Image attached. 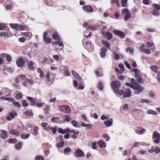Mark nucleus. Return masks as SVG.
I'll use <instances>...</instances> for the list:
<instances>
[{
    "label": "nucleus",
    "instance_id": "1",
    "mask_svg": "<svg viewBox=\"0 0 160 160\" xmlns=\"http://www.w3.org/2000/svg\"><path fill=\"white\" fill-rule=\"evenodd\" d=\"M125 85L130 87L134 90V93L135 94H138L141 93L143 91V88L140 85L137 84L135 80L132 78L131 83L128 82L126 83Z\"/></svg>",
    "mask_w": 160,
    "mask_h": 160
},
{
    "label": "nucleus",
    "instance_id": "2",
    "mask_svg": "<svg viewBox=\"0 0 160 160\" xmlns=\"http://www.w3.org/2000/svg\"><path fill=\"white\" fill-rule=\"evenodd\" d=\"M10 26L12 28L18 31H21L23 30H27L28 29V26L18 24H10Z\"/></svg>",
    "mask_w": 160,
    "mask_h": 160
},
{
    "label": "nucleus",
    "instance_id": "3",
    "mask_svg": "<svg viewBox=\"0 0 160 160\" xmlns=\"http://www.w3.org/2000/svg\"><path fill=\"white\" fill-rule=\"evenodd\" d=\"M58 108L60 111L65 113H70L71 112L70 107L67 105H59Z\"/></svg>",
    "mask_w": 160,
    "mask_h": 160
},
{
    "label": "nucleus",
    "instance_id": "4",
    "mask_svg": "<svg viewBox=\"0 0 160 160\" xmlns=\"http://www.w3.org/2000/svg\"><path fill=\"white\" fill-rule=\"evenodd\" d=\"M120 85V83L119 82L117 81H113L112 82L111 86L113 91L114 92H116L117 90L119 88Z\"/></svg>",
    "mask_w": 160,
    "mask_h": 160
},
{
    "label": "nucleus",
    "instance_id": "5",
    "mask_svg": "<svg viewBox=\"0 0 160 160\" xmlns=\"http://www.w3.org/2000/svg\"><path fill=\"white\" fill-rule=\"evenodd\" d=\"M133 71L135 72L136 78L137 81L139 82L142 83L143 81L141 78L140 71L138 69H134Z\"/></svg>",
    "mask_w": 160,
    "mask_h": 160
},
{
    "label": "nucleus",
    "instance_id": "6",
    "mask_svg": "<svg viewBox=\"0 0 160 160\" xmlns=\"http://www.w3.org/2000/svg\"><path fill=\"white\" fill-rule=\"evenodd\" d=\"M25 60L22 58H19L16 62V63L17 66L20 68L24 67L25 64Z\"/></svg>",
    "mask_w": 160,
    "mask_h": 160
},
{
    "label": "nucleus",
    "instance_id": "7",
    "mask_svg": "<svg viewBox=\"0 0 160 160\" xmlns=\"http://www.w3.org/2000/svg\"><path fill=\"white\" fill-rule=\"evenodd\" d=\"M153 142L156 143H158L160 140V135L157 132H154L153 133Z\"/></svg>",
    "mask_w": 160,
    "mask_h": 160
},
{
    "label": "nucleus",
    "instance_id": "8",
    "mask_svg": "<svg viewBox=\"0 0 160 160\" xmlns=\"http://www.w3.org/2000/svg\"><path fill=\"white\" fill-rule=\"evenodd\" d=\"M85 154L83 152L81 149H78L75 152L74 156L76 158L83 157Z\"/></svg>",
    "mask_w": 160,
    "mask_h": 160
},
{
    "label": "nucleus",
    "instance_id": "9",
    "mask_svg": "<svg viewBox=\"0 0 160 160\" xmlns=\"http://www.w3.org/2000/svg\"><path fill=\"white\" fill-rule=\"evenodd\" d=\"M17 116V114L15 111H12L9 112L7 117V120L8 121H11Z\"/></svg>",
    "mask_w": 160,
    "mask_h": 160
},
{
    "label": "nucleus",
    "instance_id": "10",
    "mask_svg": "<svg viewBox=\"0 0 160 160\" xmlns=\"http://www.w3.org/2000/svg\"><path fill=\"white\" fill-rule=\"evenodd\" d=\"M48 34L47 32L46 31L43 35V40L44 42L46 43H50L51 42L52 39L48 37Z\"/></svg>",
    "mask_w": 160,
    "mask_h": 160
},
{
    "label": "nucleus",
    "instance_id": "11",
    "mask_svg": "<svg viewBox=\"0 0 160 160\" xmlns=\"http://www.w3.org/2000/svg\"><path fill=\"white\" fill-rule=\"evenodd\" d=\"M73 84L74 87L77 89L80 90H82L84 88V86L82 84H78L77 81L74 80Z\"/></svg>",
    "mask_w": 160,
    "mask_h": 160
},
{
    "label": "nucleus",
    "instance_id": "12",
    "mask_svg": "<svg viewBox=\"0 0 160 160\" xmlns=\"http://www.w3.org/2000/svg\"><path fill=\"white\" fill-rule=\"evenodd\" d=\"M50 72H47L46 75L45 76V78L46 82L48 84H51L53 82V80L50 78Z\"/></svg>",
    "mask_w": 160,
    "mask_h": 160
},
{
    "label": "nucleus",
    "instance_id": "13",
    "mask_svg": "<svg viewBox=\"0 0 160 160\" xmlns=\"http://www.w3.org/2000/svg\"><path fill=\"white\" fill-rule=\"evenodd\" d=\"M113 32L116 35L120 36L121 38H123L125 36V33L122 31L115 29Z\"/></svg>",
    "mask_w": 160,
    "mask_h": 160
},
{
    "label": "nucleus",
    "instance_id": "14",
    "mask_svg": "<svg viewBox=\"0 0 160 160\" xmlns=\"http://www.w3.org/2000/svg\"><path fill=\"white\" fill-rule=\"evenodd\" d=\"M97 144L100 148H105L107 146L106 143L102 140H99Z\"/></svg>",
    "mask_w": 160,
    "mask_h": 160
},
{
    "label": "nucleus",
    "instance_id": "15",
    "mask_svg": "<svg viewBox=\"0 0 160 160\" xmlns=\"http://www.w3.org/2000/svg\"><path fill=\"white\" fill-rule=\"evenodd\" d=\"M136 132L139 135L143 134L146 131V130L144 128H136L135 129Z\"/></svg>",
    "mask_w": 160,
    "mask_h": 160
},
{
    "label": "nucleus",
    "instance_id": "16",
    "mask_svg": "<svg viewBox=\"0 0 160 160\" xmlns=\"http://www.w3.org/2000/svg\"><path fill=\"white\" fill-rule=\"evenodd\" d=\"M33 83L32 80L31 79H27L23 82V85L25 87H29Z\"/></svg>",
    "mask_w": 160,
    "mask_h": 160
},
{
    "label": "nucleus",
    "instance_id": "17",
    "mask_svg": "<svg viewBox=\"0 0 160 160\" xmlns=\"http://www.w3.org/2000/svg\"><path fill=\"white\" fill-rule=\"evenodd\" d=\"M83 10L86 12H91L93 11V9L90 6H84L83 7Z\"/></svg>",
    "mask_w": 160,
    "mask_h": 160
},
{
    "label": "nucleus",
    "instance_id": "18",
    "mask_svg": "<svg viewBox=\"0 0 160 160\" xmlns=\"http://www.w3.org/2000/svg\"><path fill=\"white\" fill-rule=\"evenodd\" d=\"M102 34L103 37L106 38L108 39L109 40L112 38V34L108 32H103Z\"/></svg>",
    "mask_w": 160,
    "mask_h": 160
},
{
    "label": "nucleus",
    "instance_id": "19",
    "mask_svg": "<svg viewBox=\"0 0 160 160\" xmlns=\"http://www.w3.org/2000/svg\"><path fill=\"white\" fill-rule=\"evenodd\" d=\"M34 62L32 61H29L28 64V68L29 70L33 71L35 69L34 66Z\"/></svg>",
    "mask_w": 160,
    "mask_h": 160
},
{
    "label": "nucleus",
    "instance_id": "20",
    "mask_svg": "<svg viewBox=\"0 0 160 160\" xmlns=\"http://www.w3.org/2000/svg\"><path fill=\"white\" fill-rule=\"evenodd\" d=\"M83 27L86 28H88L91 30H95L97 28V26H92L89 25L87 23H85L83 24Z\"/></svg>",
    "mask_w": 160,
    "mask_h": 160
},
{
    "label": "nucleus",
    "instance_id": "21",
    "mask_svg": "<svg viewBox=\"0 0 160 160\" xmlns=\"http://www.w3.org/2000/svg\"><path fill=\"white\" fill-rule=\"evenodd\" d=\"M118 66L120 69L119 70L118 68H116L115 69V71L116 72L119 73H122L124 71L123 70L124 68V66L122 64H120L118 65Z\"/></svg>",
    "mask_w": 160,
    "mask_h": 160
},
{
    "label": "nucleus",
    "instance_id": "22",
    "mask_svg": "<svg viewBox=\"0 0 160 160\" xmlns=\"http://www.w3.org/2000/svg\"><path fill=\"white\" fill-rule=\"evenodd\" d=\"M1 138L5 139L8 137V133L7 131L4 130H2L1 131V133L0 135Z\"/></svg>",
    "mask_w": 160,
    "mask_h": 160
},
{
    "label": "nucleus",
    "instance_id": "23",
    "mask_svg": "<svg viewBox=\"0 0 160 160\" xmlns=\"http://www.w3.org/2000/svg\"><path fill=\"white\" fill-rule=\"evenodd\" d=\"M131 95V92L130 89H128L126 92H124L122 97L124 98H129Z\"/></svg>",
    "mask_w": 160,
    "mask_h": 160
},
{
    "label": "nucleus",
    "instance_id": "24",
    "mask_svg": "<svg viewBox=\"0 0 160 160\" xmlns=\"http://www.w3.org/2000/svg\"><path fill=\"white\" fill-rule=\"evenodd\" d=\"M113 123L112 119L111 118L107 121L104 122V124L107 127H109L112 125Z\"/></svg>",
    "mask_w": 160,
    "mask_h": 160
},
{
    "label": "nucleus",
    "instance_id": "25",
    "mask_svg": "<svg viewBox=\"0 0 160 160\" xmlns=\"http://www.w3.org/2000/svg\"><path fill=\"white\" fill-rule=\"evenodd\" d=\"M70 129L68 128H66L65 129H63L62 128H59L58 129V132L59 133L62 134H64L69 132Z\"/></svg>",
    "mask_w": 160,
    "mask_h": 160
},
{
    "label": "nucleus",
    "instance_id": "26",
    "mask_svg": "<svg viewBox=\"0 0 160 160\" xmlns=\"http://www.w3.org/2000/svg\"><path fill=\"white\" fill-rule=\"evenodd\" d=\"M72 120L71 117L68 115H66L65 116L64 119L61 121L62 123H65L66 122H69Z\"/></svg>",
    "mask_w": 160,
    "mask_h": 160
},
{
    "label": "nucleus",
    "instance_id": "27",
    "mask_svg": "<svg viewBox=\"0 0 160 160\" xmlns=\"http://www.w3.org/2000/svg\"><path fill=\"white\" fill-rule=\"evenodd\" d=\"M21 34L23 36H26L30 38L32 36V33L30 32H21Z\"/></svg>",
    "mask_w": 160,
    "mask_h": 160
},
{
    "label": "nucleus",
    "instance_id": "28",
    "mask_svg": "<svg viewBox=\"0 0 160 160\" xmlns=\"http://www.w3.org/2000/svg\"><path fill=\"white\" fill-rule=\"evenodd\" d=\"M10 34L7 32H0V37H4L5 38H7L10 37Z\"/></svg>",
    "mask_w": 160,
    "mask_h": 160
},
{
    "label": "nucleus",
    "instance_id": "29",
    "mask_svg": "<svg viewBox=\"0 0 160 160\" xmlns=\"http://www.w3.org/2000/svg\"><path fill=\"white\" fill-rule=\"evenodd\" d=\"M3 70L6 72H8L11 73H12L14 72V70L12 68H7L5 67H4L3 69Z\"/></svg>",
    "mask_w": 160,
    "mask_h": 160
},
{
    "label": "nucleus",
    "instance_id": "30",
    "mask_svg": "<svg viewBox=\"0 0 160 160\" xmlns=\"http://www.w3.org/2000/svg\"><path fill=\"white\" fill-rule=\"evenodd\" d=\"M81 124L82 127H85L87 129H90L92 127V126L90 124H87L83 122H82L81 123Z\"/></svg>",
    "mask_w": 160,
    "mask_h": 160
},
{
    "label": "nucleus",
    "instance_id": "31",
    "mask_svg": "<svg viewBox=\"0 0 160 160\" xmlns=\"http://www.w3.org/2000/svg\"><path fill=\"white\" fill-rule=\"evenodd\" d=\"M101 52L100 53L101 57H104L106 55V52L107 51V49L104 48H102L101 49Z\"/></svg>",
    "mask_w": 160,
    "mask_h": 160
},
{
    "label": "nucleus",
    "instance_id": "32",
    "mask_svg": "<svg viewBox=\"0 0 160 160\" xmlns=\"http://www.w3.org/2000/svg\"><path fill=\"white\" fill-rule=\"evenodd\" d=\"M37 72L39 74V76L40 78H43L44 77V73L43 71L42 70L41 68H37Z\"/></svg>",
    "mask_w": 160,
    "mask_h": 160
},
{
    "label": "nucleus",
    "instance_id": "33",
    "mask_svg": "<svg viewBox=\"0 0 160 160\" xmlns=\"http://www.w3.org/2000/svg\"><path fill=\"white\" fill-rule=\"evenodd\" d=\"M9 133L11 134H13L16 135L18 136L20 133L18 131L15 130H11L9 131Z\"/></svg>",
    "mask_w": 160,
    "mask_h": 160
},
{
    "label": "nucleus",
    "instance_id": "34",
    "mask_svg": "<svg viewBox=\"0 0 160 160\" xmlns=\"http://www.w3.org/2000/svg\"><path fill=\"white\" fill-rule=\"evenodd\" d=\"M150 68L154 72L158 73V68L157 66L152 65L150 67Z\"/></svg>",
    "mask_w": 160,
    "mask_h": 160
},
{
    "label": "nucleus",
    "instance_id": "35",
    "mask_svg": "<svg viewBox=\"0 0 160 160\" xmlns=\"http://www.w3.org/2000/svg\"><path fill=\"white\" fill-rule=\"evenodd\" d=\"M51 121L52 122L55 123H59L60 122L59 118L57 117H53Z\"/></svg>",
    "mask_w": 160,
    "mask_h": 160
},
{
    "label": "nucleus",
    "instance_id": "36",
    "mask_svg": "<svg viewBox=\"0 0 160 160\" xmlns=\"http://www.w3.org/2000/svg\"><path fill=\"white\" fill-rule=\"evenodd\" d=\"M146 112L148 114L157 115L158 114V113L152 110H148Z\"/></svg>",
    "mask_w": 160,
    "mask_h": 160
},
{
    "label": "nucleus",
    "instance_id": "37",
    "mask_svg": "<svg viewBox=\"0 0 160 160\" xmlns=\"http://www.w3.org/2000/svg\"><path fill=\"white\" fill-rule=\"evenodd\" d=\"M1 99L3 100H5L8 101H11V102H13L14 101V100L12 98H8L6 97H2L1 98Z\"/></svg>",
    "mask_w": 160,
    "mask_h": 160
},
{
    "label": "nucleus",
    "instance_id": "38",
    "mask_svg": "<svg viewBox=\"0 0 160 160\" xmlns=\"http://www.w3.org/2000/svg\"><path fill=\"white\" fill-rule=\"evenodd\" d=\"M102 43L103 45L107 47L108 49H110V44L108 42L106 41H102Z\"/></svg>",
    "mask_w": 160,
    "mask_h": 160
},
{
    "label": "nucleus",
    "instance_id": "39",
    "mask_svg": "<svg viewBox=\"0 0 160 160\" xmlns=\"http://www.w3.org/2000/svg\"><path fill=\"white\" fill-rule=\"evenodd\" d=\"M72 125L75 127H79V124L75 120H72L71 122Z\"/></svg>",
    "mask_w": 160,
    "mask_h": 160
},
{
    "label": "nucleus",
    "instance_id": "40",
    "mask_svg": "<svg viewBox=\"0 0 160 160\" xmlns=\"http://www.w3.org/2000/svg\"><path fill=\"white\" fill-rule=\"evenodd\" d=\"M53 38L55 40H60V38L57 32H55L53 34Z\"/></svg>",
    "mask_w": 160,
    "mask_h": 160
},
{
    "label": "nucleus",
    "instance_id": "41",
    "mask_svg": "<svg viewBox=\"0 0 160 160\" xmlns=\"http://www.w3.org/2000/svg\"><path fill=\"white\" fill-rule=\"evenodd\" d=\"M103 85L102 82H100L98 83V89L100 91L102 90L103 89Z\"/></svg>",
    "mask_w": 160,
    "mask_h": 160
},
{
    "label": "nucleus",
    "instance_id": "42",
    "mask_svg": "<svg viewBox=\"0 0 160 160\" xmlns=\"http://www.w3.org/2000/svg\"><path fill=\"white\" fill-rule=\"evenodd\" d=\"M69 132H70L71 133L73 134L74 135H78L79 133V132L78 130H74L72 129L70 130Z\"/></svg>",
    "mask_w": 160,
    "mask_h": 160
},
{
    "label": "nucleus",
    "instance_id": "43",
    "mask_svg": "<svg viewBox=\"0 0 160 160\" xmlns=\"http://www.w3.org/2000/svg\"><path fill=\"white\" fill-rule=\"evenodd\" d=\"M23 95L21 93L19 92L16 94V98L18 99H21L22 98Z\"/></svg>",
    "mask_w": 160,
    "mask_h": 160
},
{
    "label": "nucleus",
    "instance_id": "44",
    "mask_svg": "<svg viewBox=\"0 0 160 160\" xmlns=\"http://www.w3.org/2000/svg\"><path fill=\"white\" fill-rule=\"evenodd\" d=\"M38 128L37 126H35L34 128V135L37 136L38 134Z\"/></svg>",
    "mask_w": 160,
    "mask_h": 160
},
{
    "label": "nucleus",
    "instance_id": "45",
    "mask_svg": "<svg viewBox=\"0 0 160 160\" xmlns=\"http://www.w3.org/2000/svg\"><path fill=\"white\" fill-rule=\"evenodd\" d=\"M109 118V116L108 115H102L101 117V119L104 120H108Z\"/></svg>",
    "mask_w": 160,
    "mask_h": 160
},
{
    "label": "nucleus",
    "instance_id": "46",
    "mask_svg": "<svg viewBox=\"0 0 160 160\" xmlns=\"http://www.w3.org/2000/svg\"><path fill=\"white\" fill-rule=\"evenodd\" d=\"M152 14L156 16H158L159 15V12L158 11L155 10H153L152 12Z\"/></svg>",
    "mask_w": 160,
    "mask_h": 160
},
{
    "label": "nucleus",
    "instance_id": "47",
    "mask_svg": "<svg viewBox=\"0 0 160 160\" xmlns=\"http://www.w3.org/2000/svg\"><path fill=\"white\" fill-rule=\"evenodd\" d=\"M2 56L3 57L6 56L7 58V60L8 62H10L11 60V57L10 56L3 54H2Z\"/></svg>",
    "mask_w": 160,
    "mask_h": 160
},
{
    "label": "nucleus",
    "instance_id": "48",
    "mask_svg": "<svg viewBox=\"0 0 160 160\" xmlns=\"http://www.w3.org/2000/svg\"><path fill=\"white\" fill-rule=\"evenodd\" d=\"M102 136L104 138H106V141H108L109 140L110 138L109 136L106 133H104L103 134Z\"/></svg>",
    "mask_w": 160,
    "mask_h": 160
},
{
    "label": "nucleus",
    "instance_id": "49",
    "mask_svg": "<svg viewBox=\"0 0 160 160\" xmlns=\"http://www.w3.org/2000/svg\"><path fill=\"white\" fill-rule=\"evenodd\" d=\"M140 102L142 103H148L151 102L148 99H142Z\"/></svg>",
    "mask_w": 160,
    "mask_h": 160
},
{
    "label": "nucleus",
    "instance_id": "50",
    "mask_svg": "<svg viewBox=\"0 0 160 160\" xmlns=\"http://www.w3.org/2000/svg\"><path fill=\"white\" fill-rule=\"evenodd\" d=\"M153 148L154 149V152L156 153H158L160 152V148L157 147H153Z\"/></svg>",
    "mask_w": 160,
    "mask_h": 160
},
{
    "label": "nucleus",
    "instance_id": "51",
    "mask_svg": "<svg viewBox=\"0 0 160 160\" xmlns=\"http://www.w3.org/2000/svg\"><path fill=\"white\" fill-rule=\"evenodd\" d=\"M24 114L26 116H31L33 115V113L31 111H27L24 112Z\"/></svg>",
    "mask_w": 160,
    "mask_h": 160
},
{
    "label": "nucleus",
    "instance_id": "52",
    "mask_svg": "<svg viewBox=\"0 0 160 160\" xmlns=\"http://www.w3.org/2000/svg\"><path fill=\"white\" fill-rule=\"evenodd\" d=\"M149 96L152 98H153L155 97V94L153 92L150 91L149 92Z\"/></svg>",
    "mask_w": 160,
    "mask_h": 160
},
{
    "label": "nucleus",
    "instance_id": "53",
    "mask_svg": "<svg viewBox=\"0 0 160 160\" xmlns=\"http://www.w3.org/2000/svg\"><path fill=\"white\" fill-rule=\"evenodd\" d=\"M114 92L115 93H117L118 95H119L120 96H121L122 95V96H123L124 92L122 90H118V89L117 90H116V92Z\"/></svg>",
    "mask_w": 160,
    "mask_h": 160
},
{
    "label": "nucleus",
    "instance_id": "54",
    "mask_svg": "<svg viewBox=\"0 0 160 160\" xmlns=\"http://www.w3.org/2000/svg\"><path fill=\"white\" fill-rule=\"evenodd\" d=\"M64 143L63 141H62L60 142H58L57 144V146L59 148H62L64 146Z\"/></svg>",
    "mask_w": 160,
    "mask_h": 160
},
{
    "label": "nucleus",
    "instance_id": "55",
    "mask_svg": "<svg viewBox=\"0 0 160 160\" xmlns=\"http://www.w3.org/2000/svg\"><path fill=\"white\" fill-rule=\"evenodd\" d=\"M35 160H44V158L43 156L41 155H38L35 158Z\"/></svg>",
    "mask_w": 160,
    "mask_h": 160
},
{
    "label": "nucleus",
    "instance_id": "56",
    "mask_svg": "<svg viewBox=\"0 0 160 160\" xmlns=\"http://www.w3.org/2000/svg\"><path fill=\"white\" fill-rule=\"evenodd\" d=\"M122 13L124 15H125L129 13V11L127 8H124L122 10Z\"/></svg>",
    "mask_w": 160,
    "mask_h": 160
},
{
    "label": "nucleus",
    "instance_id": "57",
    "mask_svg": "<svg viewBox=\"0 0 160 160\" xmlns=\"http://www.w3.org/2000/svg\"><path fill=\"white\" fill-rule=\"evenodd\" d=\"M154 45V43L152 42H148L146 43V45L148 48H150L153 46Z\"/></svg>",
    "mask_w": 160,
    "mask_h": 160
},
{
    "label": "nucleus",
    "instance_id": "58",
    "mask_svg": "<svg viewBox=\"0 0 160 160\" xmlns=\"http://www.w3.org/2000/svg\"><path fill=\"white\" fill-rule=\"evenodd\" d=\"M8 142L10 143L14 144L17 142V140L16 139H11L8 140Z\"/></svg>",
    "mask_w": 160,
    "mask_h": 160
},
{
    "label": "nucleus",
    "instance_id": "59",
    "mask_svg": "<svg viewBox=\"0 0 160 160\" xmlns=\"http://www.w3.org/2000/svg\"><path fill=\"white\" fill-rule=\"evenodd\" d=\"M44 110L46 112L48 113L50 110V107L49 105H46Z\"/></svg>",
    "mask_w": 160,
    "mask_h": 160
},
{
    "label": "nucleus",
    "instance_id": "60",
    "mask_svg": "<svg viewBox=\"0 0 160 160\" xmlns=\"http://www.w3.org/2000/svg\"><path fill=\"white\" fill-rule=\"evenodd\" d=\"M13 8V6L12 5L8 4L5 6L6 9L7 10L12 9Z\"/></svg>",
    "mask_w": 160,
    "mask_h": 160
},
{
    "label": "nucleus",
    "instance_id": "61",
    "mask_svg": "<svg viewBox=\"0 0 160 160\" xmlns=\"http://www.w3.org/2000/svg\"><path fill=\"white\" fill-rule=\"evenodd\" d=\"M124 20L127 21L131 18V15L130 13L125 15Z\"/></svg>",
    "mask_w": 160,
    "mask_h": 160
},
{
    "label": "nucleus",
    "instance_id": "62",
    "mask_svg": "<svg viewBox=\"0 0 160 160\" xmlns=\"http://www.w3.org/2000/svg\"><path fill=\"white\" fill-rule=\"evenodd\" d=\"M29 134H27L26 135L24 134H21V136L23 139H26L28 138L29 137Z\"/></svg>",
    "mask_w": 160,
    "mask_h": 160
},
{
    "label": "nucleus",
    "instance_id": "63",
    "mask_svg": "<svg viewBox=\"0 0 160 160\" xmlns=\"http://www.w3.org/2000/svg\"><path fill=\"white\" fill-rule=\"evenodd\" d=\"M97 143L96 142H94L92 143L91 145L92 146V148L93 149H96L97 148V146L96 144Z\"/></svg>",
    "mask_w": 160,
    "mask_h": 160
},
{
    "label": "nucleus",
    "instance_id": "64",
    "mask_svg": "<svg viewBox=\"0 0 160 160\" xmlns=\"http://www.w3.org/2000/svg\"><path fill=\"white\" fill-rule=\"evenodd\" d=\"M22 147V143H19L16 144L15 145V148L16 149H20Z\"/></svg>",
    "mask_w": 160,
    "mask_h": 160
}]
</instances>
